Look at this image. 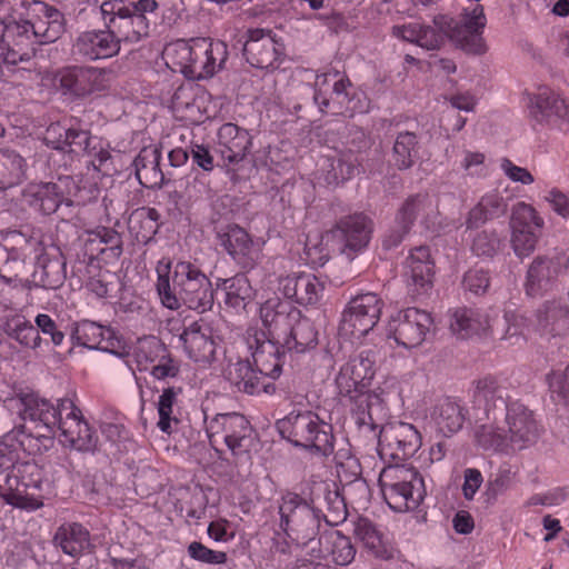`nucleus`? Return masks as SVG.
<instances>
[{
  "label": "nucleus",
  "instance_id": "obj_8",
  "mask_svg": "<svg viewBox=\"0 0 569 569\" xmlns=\"http://www.w3.org/2000/svg\"><path fill=\"white\" fill-rule=\"evenodd\" d=\"M176 273L181 282L183 306L203 313L213 307V288L207 274L190 261H178Z\"/></svg>",
  "mask_w": 569,
  "mask_h": 569
},
{
  "label": "nucleus",
  "instance_id": "obj_11",
  "mask_svg": "<svg viewBox=\"0 0 569 569\" xmlns=\"http://www.w3.org/2000/svg\"><path fill=\"white\" fill-rule=\"evenodd\" d=\"M44 139L53 149L76 156H91L97 149L90 130L83 128L82 121L74 117H71L66 126L50 124Z\"/></svg>",
  "mask_w": 569,
  "mask_h": 569
},
{
  "label": "nucleus",
  "instance_id": "obj_25",
  "mask_svg": "<svg viewBox=\"0 0 569 569\" xmlns=\"http://www.w3.org/2000/svg\"><path fill=\"white\" fill-rule=\"evenodd\" d=\"M70 337L74 345L82 346L88 349L107 351L119 357L127 355L124 350H118L120 340L112 329L104 328L89 320L74 325Z\"/></svg>",
  "mask_w": 569,
  "mask_h": 569
},
{
  "label": "nucleus",
  "instance_id": "obj_5",
  "mask_svg": "<svg viewBox=\"0 0 569 569\" xmlns=\"http://www.w3.org/2000/svg\"><path fill=\"white\" fill-rule=\"evenodd\" d=\"M279 513L280 527L299 546H307L322 535L319 511L297 493L288 492L282 497Z\"/></svg>",
  "mask_w": 569,
  "mask_h": 569
},
{
  "label": "nucleus",
  "instance_id": "obj_28",
  "mask_svg": "<svg viewBox=\"0 0 569 569\" xmlns=\"http://www.w3.org/2000/svg\"><path fill=\"white\" fill-rule=\"evenodd\" d=\"M408 288L412 297L427 295L433 284L435 263L429 247L413 249L407 259Z\"/></svg>",
  "mask_w": 569,
  "mask_h": 569
},
{
  "label": "nucleus",
  "instance_id": "obj_18",
  "mask_svg": "<svg viewBox=\"0 0 569 569\" xmlns=\"http://www.w3.org/2000/svg\"><path fill=\"white\" fill-rule=\"evenodd\" d=\"M375 353L371 350L351 356L336 378L339 395H351L357 390L367 389L375 376Z\"/></svg>",
  "mask_w": 569,
  "mask_h": 569
},
{
  "label": "nucleus",
  "instance_id": "obj_33",
  "mask_svg": "<svg viewBox=\"0 0 569 569\" xmlns=\"http://www.w3.org/2000/svg\"><path fill=\"white\" fill-rule=\"evenodd\" d=\"M537 327L542 335L565 337L569 333V306L547 300L536 311Z\"/></svg>",
  "mask_w": 569,
  "mask_h": 569
},
{
  "label": "nucleus",
  "instance_id": "obj_13",
  "mask_svg": "<svg viewBox=\"0 0 569 569\" xmlns=\"http://www.w3.org/2000/svg\"><path fill=\"white\" fill-rule=\"evenodd\" d=\"M30 10L33 18L26 20L27 27H22V32L30 30L37 44L53 43L62 37L66 18L61 11L43 1H32Z\"/></svg>",
  "mask_w": 569,
  "mask_h": 569
},
{
  "label": "nucleus",
  "instance_id": "obj_47",
  "mask_svg": "<svg viewBox=\"0 0 569 569\" xmlns=\"http://www.w3.org/2000/svg\"><path fill=\"white\" fill-rule=\"evenodd\" d=\"M433 213V201L428 192H418L409 196L397 211V221L405 222L412 228L417 220L427 223Z\"/></svg>",
  "mask_w": 569,
  "mask_h": 569
},
{
  "label": "nucleus",
  "instance_id": "obj_48",
  "mask_svg": "<svg viewBox=\"0 0 569 569\" xmlns=\"http://www.w3.org/2000/svg\"><path fill=\"white\" fill-rule=\"evenodd\" d=\"M32 277L39 286L56 289L66 279V262L59 257L42 254L38 258Z\"/></svg>",
  "mask_w": 569,
  "mask_h": 569
},
{
  "label": "nucleus",
  "instance_id": "obj_49",
  "mask_svg": "<svg viewBox=\"0 0 569 569\" xmlns=\"http://www.w3.org/2000/svg\"><path fill=\"white\" fill-rule=\"evenodd\" d=\"M26 160L14 150L0 149V189L20 184L26 179Z\"/></svg>",
  "mask_w": 569,
  "mask_h": 569
},
{
  "label": "nucleus",
  "instance_id": "obj_38",
  "mask_svg": "<svg viewBox=\"0 0 569 569\" xmlns=\"http://www.w3.org/2000/svg\"><path fill=\"white\" fill-rule=\"evenodd\" d=\"M489 329V316L479 309L459 308L451 315L450 330L460 339L485 335Z\"/></svg>",
  "mask_w": 569,
  "mask_h": 569
},
{
  "label": "nucleus",
  "instance_id": "obj_39",
  "mask_svg": "<svg viewBox=\"0 0 569 569\" xmlns=\"http://www.w3.org/2000/svg\"><path fill=\"white\" fill-rule=\"evenodd\" d=\"M16 456L0 449V497L9 505L20 508L23 502L22 485L17 472Z\"/></svg>",
  "mask_w": 569,
  "mask_h": 569
},
{
  "label": "nucleus",
  "instance_id": "obj_35",
  "mask_svg": "<svg viewBox=\"0 0 569 569\" xmlns=\"http://www.w3.org/2000/svg\"><path fill=\"white\" fill-rule=\"evenodd\" d=\"M160 160L161 152L157 147L149 146L140 150L133 163L141 186L154 189L169 182L166 180V173L160 169Z\"/></svg>",
  "mask_w": 569,
  "mask_h": 569
},
{
  "label": "nucleus",
  "instance_id": "obj_23",
  "mask_svg": "<svg viewBox=\"0 0 569 569\" xmlns=\"http://www.w3.org/2000/svg\"><path fill=\"white\" fill-rule=\"evenodd\" d=\"M379 443L393 459L406 460L420 448L421 436L412 425L398 422L382 428Z\"/></svg>",
  "mask_w": 569,
  "mask_h": 569
},
{
  "label": "nucleus",
  "instance_id": "obj_20",
  "mask_svg": "<svg viewBox=\"0 0 569 569\" xmlns=\"http://www.w3.org/2000/svg\"><path fill=\"white\" fill-rule=\"evenodd\" d=\"M247 36L248 38L241 47L246 61L258 69L277 68L280 51L271 30L250 29L247 31Z\"/></svg>",
  "mask_w": 569,
  "mask_h": 569
},
{
  "label": "nucleus",
  "instance_id": "obj_42",
  "mask_svg": "<svg viewBox=\"0 0 569 569\" xmlns=\"http://www.w3.org/2000/svg\"><path fill=\"white\" fill-rule=\"evenodd\" d=\"M0 328L9 338L16 340L24 348L38 349L42 343L48 345V340L39 335V329L27 320L24 316L14 315L7 317Z\"/></svg>",
  "mask_w": 569,
  "mask_h": 569
},
{
  "label": "nucleus",
  "instance_id": "obj_32",
  "mask_svg": "<svg viewBox=\"0 0 569 569\" xmlns=\"http://www.w3.org/2000/svg\"><path fill=\"white\" fill-rule=\"evenodd\" d=\"M180 340L188 357L193 361L210 363L214 360L216 343L211 336V329L207 325L192 322L184 328Z\"/></svg>",
  "mask_w": 569,
  "mask_h": 569
},
{
  "label": "nucleus",
  "instance_id": "obj_54",
  "mask_svg": "<svg viewBox=\"0 0 569 569\" xmlns=\"http://www.w3.org/2000/svg\"><path fill=\"white\" fill-rule=\"evenodd\" d=\"M218 286L226 292V305L232 308H244L253 298V289L244 273H237L229 279H220Z\"/></svg>",
  "mask_w": 569,
  "mask_h": 569
},
{
  "label": "nucleus",
  "instance_id": "obj_29",
  "mask_svg": "<svg viewBox=\"0 0 569 569\" xmlns=\"http://www.w3.org/2000/svg\"><path fill=\"white\" fill-rule=\"evenodd\" d=\"M250 147L251 136L246 129L231 122L220 127L217 152L220 153L224 166L237 164L242 161Z\"/></svg>",
  "mask_w": 569,
  "mask_h": 569
},
{
  "label": "nucleus",
  "instance_id": "obj_17",
  "mask_svg": "<svg viewBox=\"0 0 569 569\" xmlns=\"http://www.w3.org/2000/svg\"><path fill=\"white\" fill-rule=\"evenodd\" d=\"M104 70L94 67L70 66L58 74L59 89L64 96L84 98L104 89Z\"/></svg>",
  "mask_w": 569,
  "mask_h": 569
},
{
  "label": "nucleus",
  "instance_id": "obj_1",
  "mask_svg": "<svg viewBox=\"0 0 569 569\" xmlns=\"http://www.w3.org/2000/svg\"><path fill=\"white\" fill-rule=\"evenodd\" d=\"M433 22L437 29L430 26H420L417 44L421 48L439 49L445 42V37H448L467 52L476 54L485 52L481 34L487 19L482 6L477 4L470 11L466 9L460 21L447 16H438L435 17Z\"/></svg>",
  "mask_w": 569,
  "mask_h": 569
},
{
  "label": "nucleus",
  "instance_id": "obj_2",
  "mask_svg": "<svg viewBox=\"0 0 569 569\" xmlns=\"http://www.w3.org/2000/svg\"><path fill=\"white\" fill-rule=\"evenodd\" d=\"M158 9L156 0H107L100 6L106 28L121 42L137 43L149 36V16Z\"/></svg>",
  "mask_w": 569,
  "mask_h": 569
},
{
  "label": "nucleus",
  "instance_id": "obj_45",
  "mask_svg": "<svg viewBox=\"0 0 569 569\" xmlns=\"http://www.w3.org/2000/svg\"><path fill=\"white\" fill-rule=\"evenodd\" d=\"M420 148L419 139L415 132H399L392 147V164L400 171L409 170L420 159Z\"/></svg>",
  "mask_w": 569,
  "mask_h": 569
},
{
  "label": "nucleus",
  "instance_id": "obj_64",
  "mask_svg": "<svg viewBox=\"0 0 569 569\" xmlns=\"http://www.w3.org/2000/svg\"><path fill=\"white\" fill-rule=\"evenodd\" d=\"M193 39L190 41H178L171 48L167 49L168 57L171 58L174 70L187 74L190 60L192 58Z\"/></svg>",
  "mask_w": 569,
  "mask_h": 569
},
{
  "label": "nucleus",
  "instance_id": "obj_59",
  "mask_svg": "<svg viewBox=\"0 0 569 569\" xmlns=\"http://www.w3.org/2000/svg\"><path fill=\"white\" fill-rule=\"evenodd\" d=\"M180 391V388L176 389L173 387H169L163 389L159 397L157 403L159 415L158 427L162 432L171 433V422H179V420L172 416V412L173 406L177 402V396Z\"/></svg>",
  "mask_w": 569,
  "mask_h": 569
},
{
  "label": "nucleus",
  "instance_id": "obj_61",
  "mask_svg": "<svg viewBox=\"0 0 569 569\" xmlns=\"http://www.w3.org/2000/svg\"><path fill=\"white\" fill-rule=\"evenodd\" d=\"M348 397L355 403V413L357 422L360 426L370 425L373 422L371 417V406L373 401H378L376 395L370 393L367 389L357 390L351 395H341Z\"/></svg>",
  "mask_w": 569,
  "mask_h": 569
},
{
  "label": "nucleus",
  "instance_id": "obj_34",
  "mask_svg": "<svg viewBox=\"0 0 569 569\" xmlns=\"http://www.w3.org/2000/svg\"><path fill=\"white\" fill-rule=\"evenodd\" d=\"M17 472L20 476L23 502L20 509L34 510L43 505V473L34 462H18Z\"/></svg>",
  "mask_w": 569,
  "mask_h": 569
},
{
  "label": "nucleus",
  "instance_id": "obj_41",
  "mask_svg": "<svg viewBox=\"0 0 569 569\" xmlns=\"http://www.w3.org/2000/svg\"><path fill=\"white\" fill-rule=\"evenodd\" d=\"M491 422L479 425L475 428L473 438L476 445L486 450L495 452H507L512 449L502 418L490 419Z\"/></svg>",
  "mask_w": 569,
  "mask_h": 569
},
{
  "label": "nucleus",
  "instance_id": "obj_19",
  "mask_svg": "<svg viewBox=\"0 0 569 569\" xmlns=\"http://www.w3.org/2000/svg\"><path fill=\"white\" fill-rule=\"evenodd\" d=\"M528 109L531 120L538 124L569 123V102L548 88H541L529 97Z\"/></svg>",
  "mask_w": 569,
  "mask_h": 569
},
{
  "label": "nucleus",
  "instance_id": "obj_15",
  "mask_svg": "<svg viewBox=\"0 0 569 569\" xmlns=\"http://www.w3.org/2000/svg\"><path fill=\"white\" fill-rule=\"evenodd\" d=\"M247 342L257 371L263 377L279 378L288 352L281 342L268 337L263 331H256L253 336L248 337Z\"/></svg>",
  "mask_w": 569,
  "mask_h": 569
},
{
  "label": "nucleus",
  "instance_id": "obj_7",
  "mask_svg": "<svg viewBox=\"0 0 569 569\" xmlns=\"http://www.w3.org/2000/svg\"><path fill=\"white\" fill-rule=\"evenodd\" d=\"M20 400L23 406L22 419L38 423V427L53 436L56 427L61 425L64 418L80 417L81 413V410L69 398L59 399L56 406L33 393H26Z\"/></svg>",
  "mask_w": 569,
  "mask_h": 569
},
{
  "label": "nucleus",
  "instance_id": "obj_36",
  "mask_svg": "<svg viewBox=\"0 0 569 569\" xmlns=\"http://www.w3.org/2000/svg\"><path fill=\"white\" fill-rule=\"evenodd\" d=\"M157 283L156 289L161 305L170 310H179L183 306L181 282L179 274L176 273V263L169 260L167 262L159 261L157 266Z\"/></svg>",
  "mask_w": 569,
  "mask_h": 569
},
{
  "label": "nucleus",
  "instance_id": "obj_55",
  "mask_svg": "<svg viewBox=\"0 0 569 569\" xmlns=\"http://www.w3.org/2000/svg\"><path fill=\"white\" fill-rule=\"evenodd\" d=\"M87 244L93 247L94 244H103L104 247L96 248L101 254H107L112 259H118L123 251L122 237L114 229L107 227H99L91 231Z\"/></svg>",
  "mask_w": 569,
  "mask_h": 569
},
{
  "label": "nucleus",
  "instance_id": "obj_37",
  "mask_svg": "<svg viewBox=\"0 0 569 569\" xmlns=\"http://www.w3.org/2000/svg\"><path fill=\"white\" fill-rule=\"evenodd\" d=\"M22 27H27L26 20L14 22L7 29V36L12 38V43L4 39L3 64L16 66L18 62L29 61L34 56V49L31 46L34 39L31 31L22 32Z\"/></svg>",
  "mask_w": 569,
  "mask_h": 569
},
{
  "label": "nucleus",
  "instance_id": "obj_12",
  "mask_svg": "<svg viewBox=\"0 0 569 569\" xmlns=\"http://www.w3.org/2000/svg\"><path fill=\"white\" fill-rule=\"evenodd\" d=\"M569 271V254L560 252L552 257L537 256L529 264L526 278V293L539 297L550 290L559 277Z\"/></svg>",
  "mask_w": 569,
  "mask_h": 569
},
{
  "label": "nucleus",
  "instance_id": "obj_4",
  "mask_svg": "<svg viewBox=\"0 0 569 569\" xmlns=\"http://www.w3.org/2000/svg\"><path fill=\"white\" fill-rule=\"evenodd\" d=\"M379 486L387 505L397 512L417 509L427 491L419 471L407 466H389L379 476Z\"/></svg>",
  "mask_w": 569,
  "mask_h": 569
},
{
  "label": "nucleus",
  "instance_id": "obj_57",
  "mask_svg": "<svg viewBox=\"0 0 569 569\" xmlns=\"http://www.w3.org/2000/svg\"><path fill=\"white\" fill-rule=\"evenodd\" d=\"M357 159H352V154H343L338 158H327L326 159V171H327V181L328 183H340L345 180L350 179L356 171H358V167L356 164Z\"/></svg>",
  "mask_w": 569,
  "mask_h": 569
},
{
  "label": "nucleus",
  "instance_id": "obj_50",
  "mask_svg": "<svg viewBox=\"0 0 569 569\" xmlns=\"http://www.w3.org/2000/svg\"><path fill=\"white\" fill-rule=\"evenodd\" d=\"M353 533L370 555L379 559L390 558L391 555L383 540V535L369 519L359 518L355 523Z\"/></svg>",
  "mask_w": 569,
  "mask_h": 569
},
{
  "label": "nucleus",
  "instance_id": "obj_26",
  "mask_svg": "<svg viewBox=\"0 0 569 569\" xmlns=\"http://www.w3.org/2000/svg\"><path fill=\"white\" fill-rule=\"evenodd\" d=\"M220 246L242 269H252L259 258L249 233L237 224H231L218 233Z\"/></svg>",
  "mask_w": 569,
  "mask_h": 569
},
{
  "label": "nucleus",
  "instance_id": "obj_40",
  "mask_svg": "<svg viewBox=\"0 0 569 569\" xmlns=\"http://www.w3.org/2000/svg\"><path fill=\"white\" fill-rule=\"evenodd\" d=\"M468 410L451 398L440 400L432 409L431 418L439 432L446 437L462 429Z\"/></svg>",
  "mask_w": 569,
  "mask_h": 569
},
{
  "label": "nucleus",
  "instance_id": "obj_30",
  "mask_svg": "<svg viewBox=\"0 0 569 569\" xmlns=\"http://www.w3.org/2000/svg\"><path fill=\"white\" fill-rule=\"evenodd\" d=\"M279 290L286 298L302 306L316 305L322 293L323 284L315 274L299 272L279 280Z\"/></svg>",
  "mask_w": 569,
  "mask_h": 569
},
{
  "label": "nucleus",
  "instance_id": "obj_10",
  "mask_svg": "<svg viewBox=\"0 0 569 569\" xmlns=\"http://www.w3.org/2000/svg\"><path fill=\"white\" fill-rule=\"evenodd\" d=\"M79 188L73 178L59 177L56 182H44L29 186L23 191V200L31 208L43 214L54 213L62 203L72 204L71 197L76 196Z\"/></svg>",
  "mask_w": 569,
  "mask_h": 569
},
{
  "label": "nucleus",
  "instance_id": "obj_22",
  "mask_svg": "<svg viewBox=\"0 0 569 569\" xmlns=\"http://www.w3.org/2000/svg\"><path fill=\"white\" fill-rule=\"evenodd\" d=\"M511 402L506 387L501 386L495 377L486 376L473 382V409L482 410L487 419L502 417Z\"/></svg>",
  "mask_w": 569,
  "mask_h": 569
},
{
  "label": "nucleus",
  "instance_id": "obj_9",
  "mask_svg": "<svg viewBox=\"0 0 569 569\" xmlns=\"http://www.w3.org/2000/svg\"><path fill=\"white\" fill-rule=\"evenodd\" d=\"M432 326L430 313L418 308H407L391 317L387 331L397 345L411 349L426 340Z\"/></svg>",
  "mask_w": 569,
  "mask_h": 569
},
{
  "label": "nucleus",
  "instance_id": "obj_6",
  "mask_svg": "<svg viewBox=\"0 0 569 569\" xmlns=\"http://www.w3.org/2000/svg\"><path fill=\"white\" fill-rule=\"evenodd\" d=\"M383 301L373 292L353 297L342 312L339 333L360 339L367 336L378 323Z\"/></svg>",
  "mask_w": 569,
  "mask_h": 569
},
{
  "label": "nucleus",
  "instance_id": "obj_31",
  "mask_svg": "<svg viewBox=\"0 0 569 569\" xmlns=\"http://www.w3.org/2000/svg\"><path fill=\"white\" fill-rule=\"evenodd\" d=\"M207 431L210 432V439L214 435L223 433L224 443L233 455H237V450L242 447V441L250 433L251 427L241 413H218L209 422Z\"/></svg>",
  "mask_w": 569,
  "mask_h": 569
},
{
  "label": "nucleus",
  "instance_id": "obj_58",
  "mask_svg": "<svg viewBox=\"0 0 569 569\" xmlns=\"http://www.w3.org/2000/svg\"><path fill=\"white\" fill-rule=\"evenodd\" d=\"M543 227V219L538 216L536 209L526 203L517 202L512 207L510 217V229H529L540 231Z\"/></svg>",
  "mask_w": 569,
  "mask_h": 569
},
{
  "label": "nucleus",
  "instance_id": "obj_14",
  "mask_svg": "<svg viewBox=\"0 0 569 569\" xmlns=\"http://www.w3.org/2000/svg\"><path fill=\"white\" fill-rule=\"evenodd\" d=\"M371 232L372 222L363 213L341 218L331 230L332 237L340 242L339 250L349 260L368 246Z\"/></svg>",
  "mask_w": 569,
  "mask_h": 569
},
{
  "label": "nucleus",
  "instance_id": "obj_24",
  "mask_svg": "<svg viewBox=\"0 0 569 569\" xmlns=\"http://www.w3.org/2000/svg\"><path fill=\"white\" fill-rule=\"evenodd\" d=\"M300 316L299 309L279 298L269 299L260 307V318L268 330V337L278 342L288 337Z\"/></svg>",
  "mask_w": 569,
  "mask_h": 569
},
{
  "label": "nucleus",
  "instance_id": "obj_53",
  "mask_svg": "<svg viewBox=\"0 0 569 569\" xmlns=\"http://www.w3.org/2000/svg\"><path fill=\"white\" fill-rule=\"evenodd\" d=\"M351 82L347 77H341L333 83L332 94L335 98H327L320 90H315L312 99L319 106L321 112L342 113L348 109L350 101L348 88Z\"/></svg>",
  "mask_w": 569,
  "mask_h": 569
},
{
  "label": "nucleus",
  "instance_id": "obj_21",
  "mask_svg": "<svg viewBox=\"0 0 569 569\" xmlns=\"http://www.w3.org/2000/svg\"><path fill=\"white\" fill-rule=\"evenodd\" d=\"M502 418L512 449H522L538 438V426L532 412L519 401L509 403Z\"/></svg>",
  "mask_w": 569,
  "mask_h": 569
},
{
  "label": "nucleus",
  "instance_id": "obj_16",
  "mask_svg": "<svg viewBox=\"0 0 569 569\" xmlns=\"http://www.w3.org/2000/svg\"><path fill=\"white\" fill-rule=\"evenodd\" d=\"M227 44L208 38L193 39L192 58L186 77L193 80L212 77L227 60Z\"/></svg>",
  "mask_w": 569,
  "mask_h": 569
},
{
  "label": "nucleus",
  "instance_id": "obj_60",
  "mask_svg": "<svg viewBox=\"0 0 569 569\" xmlns=\"http://www.w3.org/2000/svg\"><path fill=\"white\" fill-rule=\"evenodd\" d=\"M503 246V241L496 230L478 232L471 242V250L478 257H495Z\"/></svg>",
  "mask_w": 569,
  "mask_h": 569
},
{
  "label": "nucleus",
  "instance_id": "obj_46",
  "mask_svg": "<svg viewBox=\"0 0 569 569\" xmlns=\"http://www.w3.org/2000/svg\"><path fill=\"white\" fill-rule=\"evenodd\" d=\"M318 345V331L313 322L302 315L283 339L281 346L288 352L303 353L315 349Z\"/></svg>",
  "mask_w": 569,
  "mask_h": 569
},
{
  "label": "nucleus",
  "instance_id": "obj_43",
  "mask_svg": "<svg viewBox=\"0 0 569 569\" xmlns=\"http://www.w3.org/2000/svg\"><path fill=\"white\" fill-rule=\"evenodd\" d=\"M257 368L253 369L248 359L229 360L224 369L226 379L234 386L238 391L248 395L260 393V377Z\"/></svg>",
  "mask_w": 569,
  "mask_h": 569
},
{
  "label": "nucleus",
  "instance_id": "obj_62",
  "mask_svg": "<svg viewBox=\"0 0 569 569\" xmlns=\"http://www.w3.org/2000/svg\"><path fill=\"white\" fill-rule=\"evenodd\" d=\"M515 473L509 467H500L495 479L489 480L483 496L487 503H495L497 498L503 495L512 486Z\"/></svg>",
  "mask_w": 569,
  "mask_h": 569
},
{
  "label": "nucleus",
  "instance_id": "obj_51",
  "mask_svg": "<svg viewBox=\"0 0 569 569\" xmlns=\"http://www.w3.org/2000/svg\"><path fill=\"white\" fill-rule=\"evenodd\" d=\"M54 541L64 553L74 557L89 545V532L77 522L63 525L57 530Z\"/></svg>",
  "mask_w": 569,
  "mask_h": 569
},
{
  "label": "nucleus",
  "instance_id": "obj_44",
  "mask_svg": "<svg viewBox=\"0 0 569 569\" xmlns=\"http://www.w3.org/2000/svg\"><path fill=\"white\" fill-rule=\"evenodd\" d=\"M160 213L154 208L142 207L133 210L128 219V230L140 243H149L159 229Z\"/></svg>",
  "mask_w": 569,
  "mask_h": 569
},
{
  "label": "nucleus",
  "instance_id": "obj_52",
  "mask_svg": "<svg viewBox=\"0 0 569 569\" xmlns=\"http://www.w3.org/2000/svg\"><path fill=\"white\" fill-rule=\"evenodd\" d=\"M326 542V551L330 552L332 560L338 566L351 563L356 556V548L349 537H346L338 530L326 531L319 538V545Z\"/></svg>",
  "mask_w": 569,
  "mask_h": 569
},
{
  "label": "nucleus",
  "instance_id": "obj_3",
  "mask_svg": "<svg viewBox=\"0 0 569 569\" xmlns=\"http://www.w3.org/2000/svg\"><path fill=\"white\" fill-rule=\"evenodd\" d=\"M281 437L295 447H301L321 456L333 452L332 426L312 411L290 412L276 423Z\"/></svg>",
  "mask_w": 569,
  "mask_h": 569
},
{
  "label": "nucleus",
  "instance_id": "obj_56",
  "mask_svg": "<svg viewBox=\"0 0 569 569\" xmlns=\"http://www.w3.org/2000/svg\"><path fill=\"white\" fill-rule=\"evenodd\" d=\"M323 495L327 513L323 515L326 522L329 525H338L346 520L348 510L345 501V497L340 493L337 486L333 483L332 488L329 485L319 486Z\"/></svg>",
  "mask_w": 569,
  "mask_h": 569
},
{
  "label": "nucleus",
  "instance_id": "obj_63",
  "mask_svg": "<svg viewBox=\"0 0 569 569\" xmlns=\"http://www.w3.org/2000/svg\"><path fill=\"white\" fill-rule=\"evenodd\" d=\"M540 231L511 229V246L517 257L525 258L533 252Z\"/></svg>",
  "mask_w": 569,
  "mask_h": 569
},
{
  "label": "nucleus",
  "instance_id": "obj_27",
  "mask_svg": "<svg viewBox=\"0 0 569 569\" xmlns=\"http://www.w3.org/2000/svg\"><path fill=\"white\" fill-rule=\"evenodd\" d=\"M120 50L119 40L112 30H92L79 34L73 43V53L93 61L116 56Z\"/></svg>",
  "mask_w": 569,
  "mask_h": 569
}]
</instances>
